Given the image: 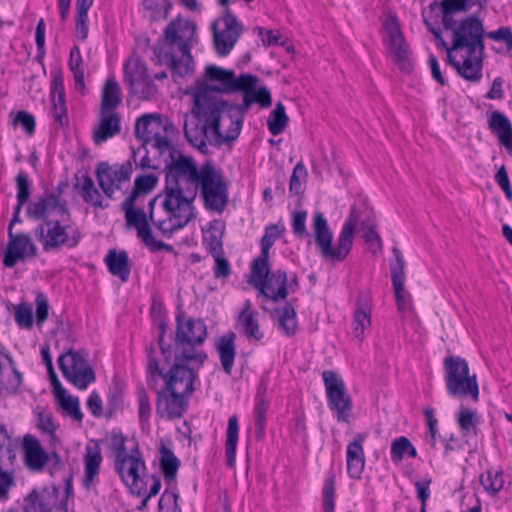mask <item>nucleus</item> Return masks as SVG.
<instances>
[{
    "label": "nucleus",
    "mask_w": 512,
    "mask_h": 512,
    "mask_svg": "<svg viewBox=\"0 0 512 512\" xmlns=\"http://www.w3.org/2000/svg\"><path fill=\"white\" fill-rule=\"evenodd\" d=\"M205 75L209 82L215 84L200 87L195 91L192 113L197 123L192 126L187 121L184 123L186 139L203 154L209 151L208 141L219 139L221 117L229 105L221 94L237 93L241 84V74L236 76L233 70L215 65H208Z\"/></svg>",
    "instance_id": "obj_1"
},
{
    "label": "nucleus",
    "mask_w": 512,
    "mask_h": 512,
    "mask_svg": "<svg viewBox=\"0 0 512 512\" xmlns=\"http://www.w3.org/2000/svg\"><path fill=\"white\" fill-rule=\"evenodd\" d=\"M155 347L148 349V372L162 376L165 386L158 391L157 412L169 419L180 418L187 405V397L194 388L198 378L197 370L204 364L207 354L203 351L186 349L173 353L174 363L168 373L164 374L155 356Z\"/></svg>",
    "instance_id": "obj_2"
},
{
    "label": "nucleus",
    "mask_w": 512,
    "mask_h": 512,
    "mask_svg": "<svg viewBox=\"0 0 512 512\" xmlns=\"http://www.w3.org/2000/svg\"><path fill=\"white\" fill-rule=\"evenodd\" d=\"M445 29L452 32L451 47H447L443 42L447 49L449 64L464 79L471 82L480 81L485 49L482 20L475 15H469Z\"/></svg>",
    "instance_id": "obj_3"
},
{
    "label": "nucleus",
    "mask_w": 512,
    "mask_h": 512,
    "mask_svg": "<svg viewBox=\"0 0 512 512\" xmlns=\"http://www.w3.org/2000/svg\"><path fill=\"white\" fill-rule=\"evenodd\" d=\"M260 78L249 73L241 74V84L237 92L243 94V100L238 105H228L222 115L220 135L217 141H208V146H220L224 143L235 141L242 130L245 114L253 104H259L267 108L272 104L270 90L265 86H259Z\"/></svg>",
    "instance_id": "obj_4"
},
{
    "label": "nucleus",
    "mask_w": 512,
    "mask_h": 512,
    "mask_svg": "<svg viewBox=\"0 0 512 512\" xmlns=\"http://www.w3.org/2000/svg\"><path fill=\"white\" fill-rule=\"evenodd\" d=\"M197 25L193 21L177 17L164 30V43L180 55L169 53L164 56L174 81H178L194 73V61L191 48L196 43Z\"/></svg>",
    "instance_id": "obj_5"
},
{
    "label": "nucleus",
    "mask_w": 512,
    "mask_h": 512,
    "mask_svg": "<svg viewBox=\"0 0 512 512\" xmlns=\"http://www.w3.org/2000/svg\"><path fill=\"white\" fill-rule=\"evenodd\" d=\"M360 217V210L352 206L337 243L333 245V233L324 214L320 211L313 214L312 229L315 243L325 261L339 263L347 258L353 246L354 233Z\"/></svg>",
    "instance_id": "obj_6"
},
{
    "label": "nucleus",
    "mask_w": 512,
    "mask_h": 512,
    "mask_svg": "<svg viewBox=\"0 0 512 512\" xmlns=\"http://www.w3.org/2000/svg\"><path fill=\"white\" fill-rule=\"evenodd\" d=\"M195 217L193 205L165 190L163 195H157L149 202L148 222L167 237L184 228Z\"/></svg>",
    "instance_id": "obj_7"
},
{
    "label": "nucleus",
    "mask_w": 512,
    "mask_h": 512,
    "mask_svg": "<svg viewBox=\"0 0 512 512\" xmlns=\"http://www.w3.org/2000/svg\"><path fill=\"white\" fill-rule=\"evenodd\" d=\"M165 161V191L193 205L199 188L202 166L198 168L192 157L179 151Z\"/></svg>",
    "instance_id": "obj_8"
},
{
    "label": "nucleus",
    "mask_w": 512,
    "mask_h": 512,
    "mask_svg": "<svg viewBox=\"0 0 512 512\" xmlns=\"http://www.w3.org/2000/svg\"><path fill=\"white\" fill-rule=\"evenodd\" d=\"M251 274L250 282L260 295L275 303L285 300L289 292H295L299 288L295 274L288 277L283 270L270 271L269 261L264 266H260V262H253Z\"/></svg>",
    "instance_id": "obj_9"
},
{
    "label": "nucleus",
    "mask_w": 512,
    "mask_h": 512,
    "mask_svg": "<svg viewBox=\"0 0 512 512\" xmlns=\"http://www.w3.org/2000/svg\"><path fill=\"white\" fill-rule=\"evenodd\" d=\"M448 393L453 397L471 396L477 401L479 387L476 374L470 375L468 362L460 356H447L443 361Z\"/></svg>",
    "instance_id": "obj_10"
},
{
    "label": "nucleus",
    "mask_w": 512,
    "mask_h": 512,
    "mask_svg": "<svg viewBox=\"0 0 512 512\" xmlns=\"http://www.w3.org/2000/svg\"><path fill=\"white\" fill-rule=\"evenodd\" d=\"M66 220L55 219V221L42 222L35 229L36 239L42 244L45 252L58 250L65 246L76 247L82 239V233L78 227L71 224L62 225Z\"/></svg>",
    "instance_id": "obj_11"
},
{
    "label": "nucleus",
    "mask_w": 512,
    "mask_h": 512,
    "mask_svg": "<svg viewBox=\"0 0 512 512\" xmlns=\"http://www.w3.org/2000/svg\"><path fill=\"white\" fill-rule=\"evenodd\" d=\"M199 188L207 210L222 213L228 204V186L210 161L202 165Z\"/></svg>",
    "instance_id": "obj_12"
},
{
    "label": "nucleus",
    "mask_w": 512,
    "mask_h": 512,
    "mask_svg": "<svg viewBox=\"0 0 512 512\" xmlns=\"http://www.w3.org/2000/svg\"><path fill=\"white\" fill-rule=\"evenodd\" d=\"M329 408L336 414L339 422L348 423L353 408L352 398L343 379L334 371L322 373Z\"/></svg>",
    "instance_id": "obj_13"
},
{
    "label": "nucleus",
    "mask_w": 512,
    "mask_h": 512,
    "mask_svg": "<svg viewBox=\"0 0 512 512\" xmlns=\"http://www.w3.org/2000/svg\"><path fill=\"white\" fill-rule=\"evenodd\" d=\"M58 364L67 381L80 390L87 389L96 380L92 367L78 351L68 350L59 357Z\"/></svg>",
    "instance_id": "obj_14"
},
{
    "label": "nucleus",
    "mask_w": 512,
    "mask_h": 512,
    "mask_svg": "<svg viewBox=\"0 0 512 512\" xmlns=\"http://www.w3.org/2000/svg\"><path fill=\"white\" fill-rule=\"evenodd\" d=\"M132 172L130 161L113 165L101 162L97 166L96 177L104 194L113 199L116 191L123 190L124 186L129 184Z\"/></svg>",
    "instance_id": "obj_15"
},
{
    "label": "nucleus",
    "mask_w": 512,
    "mask_h": 512,
    "mask_svg": "<svg viewBox=\"0 0 512 512\" xmlns=\"http://www.w3.org/2000/svg\"><path fill=\"white\" fill-rule=\"evenodd\" d=\"M213 42L218 55L226 56L235 46L241 32L242 25L237 17L227 9L223 17L212 24Z\"/></svg>",
    "instance_id": "obj_16"
},
{
    "label": "nucleus",
    "mask_w": 512,
    "mask_h": 512,
    "mask_svg": "<svg viewBox=\"0 0 512 512\" xmlns=\"http://www.w3.org/2000/svg\"><path fill=\"white\" fill-rule=\"evenodd\" d=\"M177 329L175 336V352H182L186 349H195V346L202 344L207 337L205 323L200 319H187L183 313L176 317Z\"/></svg>",
    "instance_id": "obj_17"
},
{
    "label": "nucleus",
    "mask_w": 512,
    "mask_h": 512,
    "mask_svg": "<svg viewBox=\"0 0 512 512\" xmlns=\"http://www.w3.org/2000/svg\"><path fill=\"white\" fill-rule=\"evenodd\" d=\"M158 178L154 174L140 175L135 179L130 195L122 203L127 225L137 224L147 219L142 209H135V203L141 195L149 194L157 185Z\"/></svg>",
    "instance_id": "obj_18"
},
{
    "label": "nucleus",
    "mask_w": 512,
    "mask_h": 512,
    "mask_svg": "<svg viewBox=\"0 0 512 512\" xmlns=\"http://www.w3.org/2000/svg\"><path fill=\"white\" fill-rule=\"evenodd\" d=\"M31 219L42 222L55 221V219L70 220L71 214L65 200L55 194H49L31 203L27 209Z\"/></svg>",
    "instance_id": "obj_19"
},
{
    "label": "nucleus",
    "mask_w": 512,
    "mask_h": 512,
    "mask_svg": "<svg viewBox=\"0 0 512 512\" xmlns=\"http://www.w3.org/2000/svg\"><path fill=\"white\" fill-rule=\"evenodd\" d=\"M140 468H145V464L137 448L132 451L130 456L115 461V469L120 478L130 492L137 496L142 495L145 488V483L139 476Z\"/></svg>",
    "instance_id": "obj_20"
},
{
    "label": "nucleus",
    "mask_w": 512,
    "mask_h": 512,
    "mask_svg": "<svg viewBox=\"0 0 512 512\" xmlns=\"http://www.w3.org/2000/svg\"><path fill=\"white\" fill-rule=\"evenodd\" d=\"M387 34V45L389 52L393 56L395 64L403 71L410 72L412 63L410 59L409 46L399 28L395 18L391 19L385 25Z\"/></svg>",
    "instance_id": "obj_21"
},
{
    "label": "nucleus",
    "mask_w": 512,
    "mask_h": 512,
    "mask_svg": "<svg viewBox=\"0 0 512 512\" xmlns=\"http://www.w3.org/2000/svg\"><path fill=\"white\" fill-rule=\"evenodd\" d=\"M9 242L4 255L3 264L8 268H12L15 264L23 260L26 255L35 257L37 248L33 244L32 239L27 233L14 234L9 231Z\"/></svg>",
    "instance_id": "obj_22"
},
{
    "label": "nucleus",
    "mask_w": 512,
    "mask_h": 512,
    "mask_svg": "<svg viewBox=\"0 0 512 512\" xmlns=\"http://www.w3.org/2000/svg\"><path fill=\"white\" fill-rule=\"evenodd\" d=\"M57 501V489H33L25 498L22 512H52Z\"/></svg>",
    "instance_id": "obj_23"
},
{
    "label": "nucleus",
    "mask_w": 512,
    "mask_h": 512,
    "mask_svg": "<svg viewBox=\"0 0 512 512\" xmlns=\"http://www.w3.org/2000/svg\"><path fill=\"white\" fill-rule=\"evenodd\" d=\"M392 252L395 257V261L391 263V278H392V284L395 292V299L397 308L399 311H404L406 309V301L404 299L403 291H404V284L406 279L405 274V260L403 257V254L401 250L394 246L392 248Z\"/></svg>",
    "instance_id": "obj_24"
},
{
    "label": "nucleus",
    "mask_w": 512,
    "mask_h": 512,
    "mask_svg": "<svg viewBox=\"0 0 512 512\" xmlns=\"http://www.w3.org/2000/svg\"><path fill=\"white\" fill-rule=\"evenodd\" d=\"M23 446L26 466L35 472L43 471L50 456L42 448L39 440L32 435H26Z\"/></svg>",
    "instance_id": "obj_25"
},
{
    "label": "nucleus",
    "mask_w": 512,
    "mask_h": 512,
    "mask_svg": "<svg viewBox=\"0 0 512 512\" xmlns=\"http://www.w3.org/2000/svg\"><path fill=\"white\" fill-rule=\"evenodd\" d=\"M120 131V115L117 112L100 111L99 123L93 131V141L96 145H100L119 134Z\"/></svg>",
    "instance_id": "obj_26"
},
{
    "label": "nucleus",
    "mask_w": 512,
    "mask_h": 512,
    "mask_svg": "<svg viewBox=\"0 0 512 512\" xmlns=\"http://www.w3.org/2000/svg\"><path fill=\"white\" fill-rule=\"evenodd\" d=\"M258 312L252 309V304L247 300L244 308L237 318L236 328L239 329L248 339L260 341L264 334L260 330L257 319Z\"/></svg>",
    "instance_id": "obj_27"
},
{
    "label": "nucleus",
    "mask_w": 512,
    "mask_h": 512,
    "mask_svg": "<svg viewBox=\"0 0 512 512\" xmlns=\"http://www.w3.org/2000/svg\"><path fill=\"white\" fill-rule=\"evenodd\" d=\"M488 126L507 152L512 155V124L507 116L500 111H493L488 119Z\"/></svg>",
    "instance_id": "obj_28"
},
{
    "label": "nucleus",
    "mask_w": 512,
    "mask_h": 512,
    "mask_svg": "<svg viewBox=\"0 0 512 512\" xmlns=\"http://www.w3.org/2000/svg\"><path fill=\"white\" fill-rule=\"evenodd\" d=\"M235 339V333L229 331L223 334L215 344L222 368L227 375H231L234 366L236 357Z\"/></svg>",
    "instance_id": "obj_29"
},
{
    "label": "nucleus",
    "mask_w": 512,
    "mask_h": 512,
    "mask_svg": "<svg viewBox=\"0 0 512 512\" xmlns=\"http://www.w3.org/2000/svg\"><path fill=\"white\" fill-rule=\"evenodd\" d=\"M166 121L156 113L144 114L135 123V136L143 142V145H148L151 142L152 135H156Z\"/></svg>",
    "instance_id": "obj_30"
},
{
    "label": "nucleus",
    "mask_w": 512,
    "mask_h": 512,
    "mask_svg": "<svg viewBox=\"0 0 512 512\" xmlns=\"http://www.w3.org/2000/svg\"><path fill=\"white\" fill-rule=\"evenodd\" d=\"M105 262L112 275L119 277L123 282L128 281L131 267L126 251L110 250L105 257Z\"/></svg>",
    "instance_id": "obj_31"
},
{
    "label": "nucleus",
    "mask_w": 512,
    "mask_h": 512,
    "mask_svg": "<svg viewBox=\"0 0 512 512\" xmlns=\"http://www.w3.org/2000/svg\"><path fill=\"white\" fill-rule=\"evenodd\" d=\"M101 463L102 455L98 444H94L93 446L87 445L84 455L85 474L83 481L86 488H89L90 484L98 476Z\"/></svg>",
    "instance_id": "obj_32"
},
{
    "label": "nucleus",
    "mask_w": 512,
    "mask_h": 512,
    "mask_svg": "<svg viewBox=\"0 0 512 512\" xmlns=\"http://www.w3.org/2000/svg\"><path fill=\"white\" fill-rule=\"evenodd\" d=\"M175 132L174 125L168 120L162 126L161 130L157 131L156 135H152L151 142L149 143L155 148L160 154H168L173 156L177 153V149L174 147L170 136Z\"/></svg>",
    "instance_id": "obj_33"
},
{
    "label": "nucleus",
    "mask_w": 512,
    "mask_h": 512,
    "mask_svg": "<svg viewBox=\"0 0 512 512\" xmlns=\"http://www.w3.org/2000/svg\"><path fill=\"white\" fill-rule=\"evenodd\" d=\"M120 104V86L114 78H108L103 87L100 111L116 112Z\"/></svg>",
    "instance_id": "obj_34"
},
{
    "label": "nucleus",
    "mask_w": 512,
    "mask_h": 512,
    "mask_svg": "<svg viewBox=\"0 0 512 512\" xmlns=\"http://www.w3.org/2000/svg\"><path fill=\"white\" fill-rule=\"evenodd\" d=\"M3 357L8 363V369L4 375H0V386L9 393H16L22 385V374L9 354H3Z\"/></svg>",
    "instance_id": "obj_35"
},
{
    "label": "nucleus",
    "mask_w": 512,
    "mask_h": 512,
    "mask_svg": "<svg viewBox=\"0 0 512 512\" xmlns=\"http://www.w3.org/2000/svg\"><path fill=\"white\" fill-rule=\"evenodd\" d=\"M275 313L279 330L286 336L294 335L298 327L297 314L294 307L288 303L285 306L276 308Z\"/></svg>",
    "instance_id": "obj_36"
},
{
    "label": "nucleus",
    "mask_w": 512,
    "mask_h": 512,
    "mask_svg": "<svg viewBox=\"0 0 512 512\" xmlns=\"http://www.w3.org/2000/svg\"><path fill=\"white\" fill-rule=\"evenodd\" d=\"M285 227L282 224H272L266 227L265 234L261 239V255L253 262H260L264 266L269 260V250L274 242L284 233Z\"/></svg>",
    "instance_id": "obj_37"
},
{
    "label": "nucleus",
    "mask_w": 512,
    "mask_h": 512,
    "mask_svg": "<svg viewBox=\"0 0 512 512\" xmlns=\"http://www.w3.org/2000/svg\"><path fill=\"white\" fill-rule=\"evenodd\" d=\"M130 227H134L137 230L138 237L144 242V244L152 251H172L173 247L169 244H166L162 241L156 240L153 236L151 228L148 224V219L144 221H140L137 224L129 225Z\"/></svg>",
    "instance_id": "obj_38"
},
{
    "label": "nucleus",
    "mask_w": 512,
    "mask_h": 512,
    "mask_svg": "<svg viewBox=\"0 0 512 512\" xmlns=\"http://www.w3.org/2000/svg\"><path fill=\"white\" fill-rule=\"evenodd\" d=\"M225 224L223 221L214 220L210 224L209 234L204 237L209 252L213 255L223 253V236Z\"/></svg>",
    "instance_id": "obj_39"
},
{
    "label": "nucleus",
    "mask_w": 512,
    "mask_h": 512,
    "mask_svg": "<svg viewBox=\"0 0 512 512\" xmlns=\"http://www.w3.org/2000/svg\"><path fill=\"white\" fill-rule=\"evenodd\" d=\"M125 77L130 89L143 81L149 76L146 66L137 58L129 59L124 67Z\"/></svg>",
    "instance_id": "obj_40"
},
{
    "label": "nucleus",
    "mask_w": 512,
    "mask_h": 512,
    "mask_svg": "<svg viewBox=\"0 0 512 512\" xmlns=\"http://www.w3.org/2000/svg\"><path fill=\"white\" fill-rule=\"evenodd\" d=\"M239 425L238 418L233 415L229 418L226 439V459L227 465L232 467L235 463L236 448L238 442Z\"/></svg>",
    "instance_id": "obj_41"
},
{
    "label": "nucleus",
    "mask_w": 512,
    "mask_h": 512,
    "mask_svg": "<svg viewBox=\"0 0 512 512\" xmlns=\"http://www.w3.org/2000/svg\"><path fill=\"white\" fill-rule=\"evenodd\" d=\"M470 0H443L442 7V23L444 27H452L457 19L455 15L459 12L466 11Z\"/></svg>",
    "instance_id": "obj_42"
},
{
    "label": "nucleus",
    "mask_w": 512,
    "mask_h": 512,
    "mask_svg": "<svg viewBox=\"0 0 512 512\" xmlns=\"http://www.w3.org/2000/svg\"><path fill=\"white\" fill-rule=\"evenodd\" d=\"M289 122V117L286 113L283 103L278 102L274 110L270 113L267 119V125L270 133L274 136L281 134Z\"/></svg>",
    "instance_id": "obj_43"
},
{
    "label": "nucleus",
    "mask_w": 512,
    "mask_h": 512,
    "mask_svg": "<svg viewBox=\"0 0 512 512\" xmlns=\"http://www.w3.org/2000/svg\"><path fill=\"white\" fill-rule=\"evenodd\" d=\"M480 482L487 493L496 495L504 486L502 469H488L480 477Z\"/></svg>",
    "instance_id": "obj_44"
},
{
    "label": "nucleus",
    "mask_w": 512,
    "mask_h": 512,
    "mask_svg": "<svg viewBox=\"0 0 512 512\" xmlns=\"http://www.w3.org/2000/svg\"><path fill=\"white\" fill-rule=\"evenodd\" d=\"M161 454V469L166 480H174L180 466V461L174 455L171 449L162 446L160 449Z\"/></svg>",
    "instance_id": "obj_45"
},
{
    "label": "nucleus",
    "mask_w": 512,
    "mask_h": 512,
    "mask_svg": "<svg viewBox=\"0 0 512 512\" xmlns=\"http://www.w3.org/2000/svg\"><path fill=\"white\" fill-rule=\"evenodd\" d=\"M69 68L73 72L75 87L80 91L85 90L83 60L80 49L74 46L70 51Z\"/></svg>",
    "instance_id": "obj_46"
},
{
    "label": "nucleus",
    "mask_w": 512,
    "mask_h": 512,
    "mask_svg": "<svg viewBox=\"0 0 512 512\" xmlns=\"http://www.w3.org/2000/svg\"><path fill=\"white\" fill-rule=\"evenodd\" d=\"M82 197L86 202L91 203L95 207L107 208L108 204L103 203L99 190L95 187L92 178L88 175L83 177Z\"/></svg>",
    "instance_id": "obj_47"
},
{
    "label": "nucleus",
    "mask_w": 512,
    "mask_h": 512,
    "mask_svg": "<svg viewBox=\"0 0 512 512\" xmlns=\"http://www.w3.org/2000/svg\"><path fill=\"white\" fill-rule=\"evenodd\" d=\"M371 326V315L370 312L362 307H359L353 317V331L354 336L360 342L365 338V331Z\"/></svg>",
    "instance_id": "obj_48"
},
{
    "label": "nucleus",
    "mask_w": 512,
    "mask_h": 512,
    "mask_svg": "<svg viewBox=\"0 0 512 512\" xmlns=\"http://www.w3.org/2000/svg\"><path fill=\"white\" fill-rule=\"evenodd\" d=\"M143 7L146 13L145 15L150 21H160L168 17L171 4L167 1L160 4L155 0H144Z\"/></svg>",
    "instance_id": "obj_49"
},
{
    "label": "nucleus",
    "mask_w": 512,
    "mask_h": 512,
    "mask_svg": "<svg viewBox=\"0 0 512 512\" xmlns=\"http://www.w3.org/2000/svg\"><path fill=\"white\" fill-rule=\"evenodd\" d=\"M55 395L62 409L75 420L81 422L83 419V414L80 410L78 398L67 394L65 389L63 390V393H57Z\"/></svg>",
    "instance_id": "obj_50"
},
{
    "label": "nucleus",
    "mask_w": 512,
    "mask_h": 512,
    "mask_svg": "<svg viewBox=\"0 0 512 512\" xmlns=\"http://www.w3.org/2000/svg\"><path fill=\"white\" fill-rule=\"evenodd\" d=\"M324 512H334L335 508V473L331 470L323 486Z\"/></svg>",
    "instance_id": "obj_51"
},
{
    "label": "nucleus",
    "mask_w": 512,
    "mask_h": 512,
    "mask_svg": "<svg viewBox=\"0 0 512 512\" xmlns=\"http://www.w3.org/2000/svg\"><path fill=\"white\" fill-rule=\"evenodd\" d=\"M126 437L123 435L121 431H113L110 437V450L115 455V461L122 460L130 454L127 452L126 448Z\"/></svg>",
    "instance_id": "obj_52"
},
{
    "label": "nucleus",
    "mask_w": 512,
    "mask_h": 512,
    "mask_svg": "<svg viewBox=\"0 0 512 512\" xmlns=\"http://www.w3.org/2000/svg\"><path fill=\"white\" fill-rule=\"evenodd\" d=\"M15 321L22 329H30L33 326L32 306L20 303L15 307Z\"/></svg>",
    "instance_id": "obj_53"
},
{
    "label": "nucleus",
    "mask_w": 512,
    "mask_h": 512,
    "mask_svg": "<svg viewBox=\"0 0 512 512\" xmlns=\"http://www.w3.org/2000/svg\"><path fill=\"white\" fill-rule=\"evenodd\" d=\"M376 217L370 213L362 222L361 230L364 232L363 237L367 242H377L381 247V238L376 231Z\"/></svg>",
    "instance_id": "obj_54"
},
{
    "label": "nucleus",
    "mask_w": 512,
    "mask_h": 512,
    "mask_svg": "<svg viewBox=\"0 0 512 512\" xmlns=\"http://www.w3.org/2000/svg\"><path fill=\"white\" fill-rule=\"evenodd\" d=\"M307 176L308 173L303 162H298L290 178V191L295 194H300L302 192V182L306 180Z\"/></svg>",
    "instance_id": "obj_55"
},
{
    "label": "nucleus",
    "mask_w": 512,
    "mask_h": 512,
    "mask_svg": "<svg viewBox=\"0 0 512 512\" xmlns=\"http://www.w3.org/2000/svg\"><path fill=\"white\" fill-rule=\"evenodd\" d=\"M268 410V403L262 393L259 392L257 402L255 405L254 413L256 417V427L259 434H263L265 430L266 412Z\"/></svg>",
    "instance_id": "obj_56"
},
{
    "label": "nucleus",
    "mask_w": 512,
    "mask_h": 512,
    "mask_svg": "<svg viewBox=\"0 0 512 512\" xmlns=\"http://www.w3.org/2000/svg\"><path fill=\"white\" fill-rule=\"evenodd\" d=\"M410 444L411 442L405 436L393 440L391 444V458L394 463L401 462L407 450L410 448Z\"/></svg>",
    "instance_id": "obj_57"
},
{
    "label": "nucleus",
    "mask_w": 512,
    "mask_h": 512,
    "mask_svg": "<svg viewBox=\"0 0 512 512\" xmlns=\"http://www.w3.org/2000/svg\"><path fill=\"white\" fill-rule=\"evenodd\" d=\"M14 125H21L27 135L32 136L35 133V118L27 111L21 110L13 118Z\"/></svg>",
    "instance_id": "obj_58"
},
{
    "label": "nucleus",
    "mask_w": 512,
    "mask_h": 512,
    "mask_svg": "<svg viewBox=\"0 0 512 512\" xmlns=\"http://www.w3.org/2000/svg\"><path fill=\"white\" fill-rule=\"evenodd\" d=\"M51 98L55 120L63 125L64 122L67 121L65 94L51 95Z\"/></svg>",
    "instance_id": "obj_59"
},
{
    "label": "nucleus",
    "mask_w": 512,
    "mask_h": 512,
    "mask_svg": "<svg viewBox=\"0 0 512 512\" xmlns=\"http://www.w3.org/2000/svg\"><path fill=\"white\" fill-rule=\"evenodd\" d=\"M36 303V324L38 327H41V325L47 320L48 314H49V302L47 297L41 293L38 292L35 298Z\"/></svg>",
    "instance_id": "obj_60"
},
{
    "label": "nucleus",
    "mask_w": 512,
    "mask_h": 512,
    "mask_svg": "<svg viewBox=\"0 0 512 512\" xmlns=\"http://www.w3.org/2000/svg\"><path fill=\"white\" fill-rule=\"evenodd\" d=\"M366 435L357 434L347 446V459H365L363 444Z\"/></svg>",
    "instance_id": "obj_61"
},
{
    "label": "nucleus",
    "mask_w": 512,
    "mask_h": 512,
    "mask_svg": "<svg viewBox=\"0 0 512 512\" xmlns=\"http://www.w3.org/2000/svg\"><path fill=\"white\" fill-rule=\"evenodd\" d=\"M306 211H296L293 214L292 230L297 237H309L310 234L306 229Z\"/></svg>",
    "instance_id": "obj_62"
},
{
    "label": "nucleus",
    "mask_w": 512,
    "mask_h": 512,
    "mask_svg": "<svg viewBox=\"0 0 512 512\" xmlns=\"http://www.w3.org/2000/svg\"><path fill=\"white\" fill-rule=\"evenodd\" d=\"M131 92L138 95L141 99L149 100L156 93V86L153 84L151 78L148 76L142 84L132 87Z\"/></svg>",
    "instance_id": "obj_63"
},
{
    "label": "nucleus",
    "mask_w": 512,
    "mask_h": 512,
    "mask_svg": "<svg viewBox=\"0 0 512 512\" xmlns=\"http://www.w3.org/2000/svg\"><path fill=\"white\" fill-rule=\"evenodd\" d=\"M179 495L178 493L172 492H164L159 500V511L164 512V505H169L167 512H182L181 508L178 505Z\"/></svg>",
    "instance_id": "obj_64"
}]
</instances>
